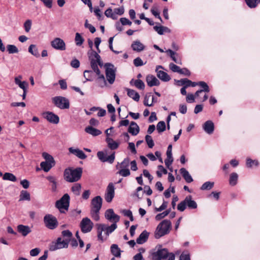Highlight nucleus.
Returning <instances> with one entry per match:
<instances>
[{
    "mask_svg": "<svg viewBox=\"0 0 260 260\" xmlns=\"http://www.w3.org/2000/svg\"><path fill=\"white\" fill-rule=\"evenodd\" d=\"M82 170L81 168L75 169L68 168L64 171V179L69 182H74L78 181L81 177Z\"/></svg>",
    "mask_w": 260,
    "mask_h": 260,
    "instance_id": "nucleus-1",
    "label": "nucleus"
},
{
    "mask_svg": "<svg viewBox=\"0 0 260 260\" xmlns=\"http://www.w3.org/2000/svg\"><path fill=\"white\" fill-rule=\"evenodd\" d=\"M102 205V199L100 196H96L91 200L90 214L93 219L96 221L100 220L99 212Z\"/></svg>",
    "mask_w": 260,
    "mask_h": 260,
    "instance_id": "nucleus-2",
    "label": "nucleus"
},
{
    "mask_svg": "<svg viewBox=\"0 0 260 260\" xmlns=\"http://www.w3.org/2000/svg\"><path fill=\"white\" fill-rule=\"evenodd\" d=\"M171 228V222L169 220H164L157 226L155 232V237H160L168 234Z\"/></svg>",
    "mask_w": 260,
    "mask_h": 260,
    "instance_id": "nucleus-3",
    "label": "nucleus"
},
{
    "mask_svg": "<svg viewBox=\"0 0 260 260\" xmlns=\"http://www.w3.org/2000/svg\"><path fill=\"white\" fill-rule=\"evenodd\" d=\"M153 260H175V256L173 253H169L167 249L158 250L152 254Z\"/></svg>",
    "mask_w": 260,
    "mask_h": 260,
    "instance_id": "nucleus-4",
    "label": "nucleus"
},
{
    "mask_svg": "<svg viewBox=\"0 0 260 260\" xmlns=\"http://www.w3.org/2000/svg\"><path fill=\"white\" fill-rule=\"evenodd\" d=\"M42 156L45 161L41 162L40 167L45 172H48L55 166V161L53 157L47 152H43Z\"/></svg>",
    "mask_w": 260,
    "mask_h": 260,
    "instance_id": "nucleus-5",
    "label": "nucleus"
},
{
    "mask_svg": "<svg viewBox=\"0 0 260 260\" xmlns=\"http://www.w3.org/2000/svg\"><path fill=\"white\" fill-rule=\"evenodd\" d=\"M54 105L60 109H67L70 108L69 100L62 96H56L52 98Z\"/></svg>",
    "mask_w": 260,
    "mask_h": 260,
    "instance_id": "nucleus-6",
    "label": "nucleus"
},
{
    "mask_svg": "<svg viewBox=\"0 0 260 260\" xmlns=\"http://www.w3.org/2000/svg\"><path fill=\"white\" fill-rule=\"evenodd\" d=\"M70 203V196L68 194H64L61 198L56 202L55 206L61 213H64L69 209Z\"/></svg>",
    "mask_w": 260,
    "mask_h": 260,
    "instance_id": "nucleus-7",
    "label": "nucleus"
},
{
    "mask_svg": "<svg viewBox=\"0 0 260 260\" xmlns=\"http://www.w3.org/2000/svg\"><path fill=\"white\" fill-rule=\"evenodd\" d=\"M43 221L45 226L50 230L56 229L58 225L57 218L50 214H47L44 216Z\"/></svg>",
    "mask_w": 260,
    "mask_h": 260,
    "instance_id": "nucleus-8",
    "label": "nucleus"
},
{
    "mask_svg": "<svg viewBox=\"0 0 260 260\" xmlns=\"http://www.w3.org/2000/svg\"><path fill=\"white\" fill-rule=\"evenodd\" d=\"M107 81L110 84H112L115 80V69L113 65L106 63L105 65Z\"/></svg>",
    "mask_w": 260,
    "mask_h": 260,
    "instance_id": "nucleus-9",
    "label": "nucleus"
},
{
    "mask_svg": "<svg viewBox=\"0 0 260 260\" xmlns=\"http://www.w3.org/2000/svg\"><path fill=\"white\" fill-rule=\"evenodd\" d=\"M197 83V85L200 86L202 88V89L197 91L195 93V95L197 97H199L200 102H204L208 99V95L207 94H205L203 98H201L200 94L202 93L203 92H209L210 91L209 87L207 84L204 81H200Z\"/></svg>",
    "mask_w": 260,
    "mask_h": 260,
    "instance_id": "nucleus-10",
    "label": "nucleus"
},
{
    "mask_svg": "<svg viewBox=\"0 0 260 260\" xmlns=\"http://www.w3.org/2000/svg\"><path fill=\"white\" fill-rule=\"evenodd\" d=\"M93 226V223L88 217L83 218L80 222V227L83 233L90 232Z\"/></svg>",
    "mask_w": 260,
    "mask_h": 260,
    "instance_id": "nucleus-11",
    "label": "nucleus"
},
{
    "mask_svg": "<svg viewBox=\"0 0 260 260\" xmlns=\"http://www.w3.org/2000/svg\"><path fill=\"white\" fill-rule=\"evenodd\" d=\"M97 156L102 162H108L110 164H112L115 159V152L109 156H107L106 151H99L97 153Z\"/></svg>",
    "mask_w": 260,
    "mask_h": 260,
    "instance_id": "nucleus-12",
    "label": "nucleus"
},
{
    "mask_svg": "<svg viewBox=\"0 0 260 260\" xmlns=\"http://www.w3.org/2000/svg\"><path fill=\"white\" fill-rule=\"evenodd\" d=\"M115 196V187L112 183H110L107 187L105 194V199L108 203L112 202Z\"/></svg>",
    "mask_w": 260,
    "mask_h": 260,
    "instance_id": "nucleus-13",
    "label": "nucleus"
},
{
    "mask_svg": "<svg viewBox=\"0 0 260 260\" xmlns=\"http://www.w3.org/2000/svg\"><path fill=\"white\" fill-rule=\"evenodd\" d=\"M69 242L68 241V240H62L60 238H58L56 242L52 243V244L50 246V250L51 251H54L58 249L67 248L69 245Z\"/></svg>",
    "mask_w": 260,
    "mask_h": 260,
    "instance_id": "nucleus-14",
    "label": "nucleus"
},
{
    "mask_svg": "<svg viewBox=\"0 0 260 260\" xmlns=\"http://www.w3.org/2000/svg\"><path fill=\"white\" fill-rule=\"evenodd\" d=\"M105 217L108 221L113 223H117L120 220V216L116 214L113 209H107L105 212Z\"/></svg>",
    "mask_w": 260,
    "mask_h": 260,
    "instance_id": "nucleus-15",
    "label": "nucleus"
},
{
    "mask_svg": "<svg viewBox=\"0 0 260 260\" xmlns=\"http://www.w3.org/2000/svg\"><path fill=\"white\" fill-rule=\"evenodd\" d=\"M51 46L58 50L63 51L66 50V44L64 41L59 38H55L51 42Z\"/></svg>",
    "mask_w": 260,
    "mask_h": 260,
    "instance_id": "nucleus-16",
    "label": "nucleus"
},
{
    "mask_svg": "<svg viewBox=\"0 0 260 260\" xmlns=\"http://www.w3.org/2000/svg\"><path fill=\"white\" fill-rule=\"evenodd\" d=\"M43 116L49 122L53 124H57L59 121V117L52 112H44Z\"/></svg>",
    "mask_w": 260,
    "mask_h": 260,
    "instance_id": "nucleus-17",
    "label": "nucleus"
},
{
    "mask_svg": "<svg viewBox=\"0 0 260 260\" xmlns=\"http://www.w3.org/2000/svg\"><path fill=\"white\" fill-rule=\"evenodd\" d=\"M160 69H163L164 68L161 66H158L156 67L155 69L157 77L162 81H169L171 79L169 75H168V74L164 71L160 70Z\"/></svg>",
    "mask_w": 260,
    "mask_h": 260,
    "instance_id": "nucleus-18",
    "label": "nucleus"
},
{
    "mask_svg": "<svg viewBox=\"0 0 260 260\" xmlns=\"http://www.w3.org/2000/svg\"><path fill=\"white\" fill-rule=\"evenodd\" d=\"M87 54L90 61H94L99 62V65L100 66L102 67L103 66V63L101 60L100 56L95 51L90 50L88 52Z\"/></svg>",
    "mask_w": 260,
    "mask_h": 260,
    "instance_id": "nucleus-19",
    "label": "nucleus"
},
{
    "mask_svg": "<svg viewBox=\"0 0 260 260\" xmlns=\"http://www.w3.org/2000/svg\"><path fill=\"white\" fill-rule=\"evenodd\" d=\"M69 151L70 153L81 159H84L87 157L84 152L78 148L70 147L69 148Z\"/></svg>",
    "mask_w": 260,
    "mask_h": 260,
    "instance_id": "nucleus-20",
    "label": "nucleus"
},
{
    "mask_svg": "<svg viewBox=\"0 0 260 260\" xmlns=\"http://www.w3.org/2000/svg\"><path fill=\"white\" fill-rule=\"evenodd\" d=\"M146 81L147 85L150 86H158L159 85V81L153 75H148L146 76Z\"/></svg>",
    "mask_w": 260,
    "mask_h": 260,
    "instance_id": "nucleus-21",
    "label": "nucleus"
},
{
    "mask_svg": "<svg viewBox=\"0 0 260 260\" xmlns=\"http://www.w3.org/2000/svg\"><path fill=\"white\" fill-rule=\"evenodd\" d=\"M98 76L96 80V83L98 86L101 88H104L107 86V81L106 80L104 75L100 72L99 74H96Z\"/></svg>",
    "mask_w": 260,
    "mask_h": 260,
    "instance_id": "nucleus-22",
    "label": "nucleus"
},
{
    "mask_svg": "<svg viewBox=\"0 0 260 260\" xmlns=\"http://www.w3.org/2000/svg\"><path fill=\"white\" fill-rule=\"evenodd\" d=\"M46 179L49 182L52 192H56L57 188V182L55 177L49 175L46 177Z\"/></svg>",
    "mask_w": 260,
    "mask_h": 260,
    "instance_id": "nucleus-23",
    "label": "nucleus"
},
{
    "mask_svg": "<svg viewBox=\"0 0 260 260\" xmlns=\"http://www.w3.org/2000/svg\"><path fill=\"white\" fill-rule=\"evenodd\" d=\"M128 132L133 136H136L140 132L139 126L135 122L132 121L128 127Z\"/></svg>",
    "mask_w": 260,
    "mask_h": 260,
    "instance_id": "nucleus-24",
    "label": "nucleus"
},
{
    "mask_svg": "<svg viewBox=\"0 0 260 260\" xmlns=\"http://www.w3.org/2000/svg\"><path fill=\"white\" fill-rule=\"evenodd\" d=\"M17 231L24 237L26 236L31 232L30 228L28 225L23 224H19L17 226Z\"/></svg>",
    "mask_w": 260,
    "mask_h": 260,
    "instance_id": "nucleus-25",
    "label": "nucleus"
},
{
    "mask_svg": "<svg viewBox=\"0 0 260 260\" xmlns=\"http://www.w3.org/2000/svg\"><path fill=\"white\" fill-rule=\"evenodd\" d=\"M204 130L208 134H211L214 129L213 123L210 121H206L203 125Z\"/></svg>",
    "mask_w": 260,
    "mask_h": 260,
    "instance_id": "nucleus-26",
    "label": "nucleus"
},
{
    "mask_svg": "<svg viewBox=\"0 0 260 260\" xmlns=\"http://www.w3.org/2000/svg\"><path fill=\"white\" fill-rule=\"evenodd\" d=\"M126 90L127 91V94L129 98L136 102H138L139 101L140 96L138 92L129 88H126Z\"/></svg>",
    "mask_w": 260,
    "mask_h": 260,
    "instance_id": "nucleus-27",
    "label": "nucleus"
},
{
    "mask_svg": "<svg viewBox=\"0 0 260 260\" xmlns=\"http://www.w3.org/2000/svg\"><path fill=\"white\" fill-rule=\"evenodd\" d=\"M85 131L87 133H88L93 136H97L102 134V132L100 130L98 129L95 128H94L91 126H88L86 127L85 128Z\"/></svg>",
    "mask_w": 260,
    "mask_h": 260,
    "instance_id": "nucleus-28",
    "label": "nucleus"
},
{
    "mask_svg": "<svg viewBox=\"0 0 260 260\" xmlns=\"http://www.w3.org/2000/svg\"><path fill=\"white\" fill-rule=\"evenodd\" d=\"M131 47L133 50L137 51V52H140L144 49L145 46L144 45L141 43L139 41H134Z\"/></svg>",
    "mask_w": 260,
    "mask_h": 260,
    "instance_id": "nucleus-29",
    "label": "nucleus"
},
{
    "mask_svg": "<svg viewBox=\"0 0 260 260\" xmlns=\"http://www.w3.org/2000/svg\"><path fill=\"white\" fill-rule=\"evenodd\" d=\"M180 172L182 177L187 183H190L193 181L192 177L185 168H181L180 170Z\"/></svg>",
    "mask_w": 260,
    "mask_h": 260,
    "instance_id": "nucleus-30",
    "label": "nucleus"
},
{
    "mask_svg": "<svg viewBox=\"0 0 260 260\" xmlns=\"http://www.w3.org/2000/svg\"><path fill=\"white\" fill-rule=\"evenodd\" d=\"M153 28L159 35H162L165 32H171V30L168 27L162 25L154 26Z\"/></svg>",
    "mask_w": 260,
    "mask_h": 260,
    "instance_id": "nucleus-31",
    "label": "nucleus"
},
{
    "mask_svg": "<svg viewBox=\"0 0 260 260\" xmlns=\"http://www.w3.org/2000/svg\"><path fill=\"white\" fill-rule=\"evenodd\" d=\"M148 236L149 233H148L146 231H144L137 238V243L140 244H143L147 240Z\"/></svg>",
    "mask_w": 260,
    "mask_h": 260,
    "instance_id": "nucleus-32",
    "label": "nucleus"
},
{
    "mask_svg": "<svg viewBox=\"0 0 260 260\" xmlns=\"http://www.w3.org/2000/svg\"><path fill=\"white\" fill-rule=\"evenodd\" d=\"M185 200L186 205L189 208L196 209L197 208V204L192 200L191 196H187Z\"/></svg>",
    "mask_w": 260,
    "mask_h": 260,
    "instance_id": "nucleus-33",
    "label": "nucleus"
},
{
    "mask_svg": "<svg viewBox=\"0 0 260 260\" xmlns=\"http://www.w3.org/2000/svg\"><path fill=\"white\" fill-rule=\"evenodd\" d=\"M178 83H180L181 85H184L185 87H188L189 86L194 87L197 85V83L194 82H192L191 81L185 78L181 79L179 80Z\"/></svg>",
    "mask_w": 260,
    "mask_h": 260,
    "instance_id": "nucleus-34",
    "label": "nucleus"
},
{
    "mask_svg": "<svg viewBox=\"0 0 260 260\" xmlns=\"http://www.w3.org/2000/svg\"><path fill=\"white\" fill-rule=\"evenodd\" d=\"M130 84L134 85L137 88L139 89H144L145 88V84L143 81L140 79L134 80L132 79L130 81Z\"/></svg>",
    "mask_w": 260,
    "mask_h": 260,
    "instance_id": "nucleus-35",
    "label": "nucleus"
},
{
    "mask_svg": "<svg viewBox=\"0 0 260 260\" xmlns=\"http://www.w3.org/2000/svg\"><path fill=\"white\" fill-rule=\"evenodd\" d=\"M166 52L169 53L171 58L174 62L179 64H182L181 59L180 58L176 57V56H177L178 55L176 52H175L174 51H172L171 49H168V50L166 51Z\"/></svg>",
    "mask_w": 260,
    "mask_h": 260,
    "instance_id": "nucleus-36",
    "label": "nucleus"
},
{
    "mask_svg": "<svg viewBox=\"0 0 260 260\" xmlns=\"http://www.w3.org/2000/svg\"><path fill=\"white\" fill-rule=\"evenodd\" d=\"M106 142L108 143V147L111 149H116L119 146V144L110 137L106 138Z\"/></svg>",
    "mask_w": 260,
    "mask_h": 260,
    "instance_id": "nucleus-37",
    "label": "nucleus"
},
{
    "mask_svg": "<svg viewBox=\"0 0 260 260\" xmlns=\"http://www.w3.org/2000/svg\"><path fill=\"white\" fill-rule=\"evenodd\" d=\"M28 52L36 57H39L40 54L36 46L34 44L30 45L28 47Z\"/></svg>",
    "mask_w": 260,
    "mask_h": 260,
    "instance_id": "nucleus-38",
    "label": "nucleus"
},
{
    "mask_svg": "<svg viewBox=\"0 0 260 260\" xmlns=\"http://www.w3.org/2000/svg\"><path fill=\"white\" fill-rule=\"evenodd\" d=\"M111 253L116 257H119L121 254V250L116 244H112L111 246Z\"/></svg>",
    "mask_w": 260,
    "mask_h": 260,
    "instance_id": "nucleus-39",
    "label": "nucleus"
},
{
    "mask_svg": "<svg viewBox=\"0 0 260 260\" xmlns=\"http://www.w3.org/2000/svg\"><path fill=\"white\" fill-rule=\"evenodd\" d=\"M129 165V159L128 158H125L124 160L120 163H118L116 166L117 169H125L128 168Z\"/></svg>",
    "mask_w": 260,
    "mask_h": 260,
    "instance_id": "nucleus-40",
    "label": "nucleus"
},
{
    "mask_svg": "<svg viewBox=\"0 0 260 260\" xmlns=\"http://www.w3.org/2000/svg\"><path fill=\"white\" fill-rule=\"evenodd\" d=\"M30 194L26 190H22L20 194V201H30Z\"/></svg>",
    "mask_w": 260,
    "mask_h": 260,
    "instance_id": "nucleus-41",
    "label": "nucleus"
},
{
    "mask_svg": "<svg viewBox=\"0 0 260 260\" xmlns=\"http://www.w3.org/2000/svg\"><path fill=\"white\" fill-rule=\"evenodd\" d=\"M3 179L5 180H9L13 182H15L17 180L15 176L11 173H5L3 177Z\"/></svg>",
    "mask_w": 260,
    "mask_h": 260,
    "instance_id": "nucleus-42",
    "label": "nucleus"
},
{
    "mask_svg": "<svg viewBox=\"0 0 260 260\" xmlns=\"http://www.w3.org/2000/svg\"><path fill=\"white\" fill-rule=\"evenodd\" d=\"M238 176L236 173H233L230 175L229 183L230 185L234 186L237 184Z\"/></svg>",
    "mask_w": 260,
    "mask_h": 260,
    "instance_id": "nucleus-43",
    "label": "nucleus"
},
{
    "mask_svg": "<svg viewBox=\"0 0 260 260\" xmlns=\"http://www.w3.org/2000/svg\"><path fill=\"white\" fill-rule=\"evenodd\" d=\"M81 185L79 183L75 184L72 187V191L76 196H79L80 193Z\"/></svg>",
    "mask_w": 260,
    "mask_h": 260,
    "instance_id": "nucleus-44",
    "label": "nucleus"
},
{
    "mask_svg": "<svg viewBox=\"0 0 260 260\" xmlns=\"http://www.w3.org/2000/svg\"><path fill=\"white\" fill-rule=\"evenodd\" d=\"M113 14L115 17H116V19L118 18V16L123 15L124 12V9L123 6L114 9L113 10Z\"/></svg>",
    "mask_w": 260,
    "mask_h": 260,
    "instance_id": "nucleus-45",
    "label": "nucleus"
},
{
    "mask_svg": "<svg viewBox=\"0 0 260 260\" xmlns=\"http://www.w3.org/2000/svg\"><path fill=\"white\" fill-rule=\"evenodd\" d=\"M247 5L250 8H255L258 3L260 4V0H245Z\"/></svg>",
    "mask_w": 260,
    "mask_h": 260,
    "instance_id": "nucleus-46",
    "label": "nucleus"
},
{
    "mask_svg": "<svg viewBox=\"0 0 260 260\" xmlns=\"http://www.w3.org/2000/svg\"><path fill=\"white\" fill-rule=\"evenodd\" d=\"M166 123L163 121H159L156 125V129L159 133L164 132L166 129Z\"/></svg>",
    "mask_w": 260,
    "mask_h": 260,
    "instance_id": "nucleus-47",
    "label": "nucleus"
},
{
    "mask_svg": "<svg viewBox=\"0 0 260 260\" xmlns=\"http://www.w3.org/2000/svg\"><path fill=\"white\" fill-rule=\"evenodd\" d=\"M7 48V51L10 54L17 53L19 52L17 47L14 45H8Z\"/></svg>",
    "mask_w": 260,
    "mask_h": 260,
    "instance_id": "nucleus-48",
    "label": "nucleus"
},
{
    "mask_svg": "<svg viewBox=\"0 0 260 260\" xmlns=\"http://www.w3.org/2000/svg\"><path fill=\"white\" fill-rule=\"evenodd\" d=\"M214 186L213 182L207 181L205 182L201 187V190H209L211 189Z\"/></svg>",
    "mask_w": 260,
    "mask_h": 260,
    "instance_id": "nucleus-49",
    "label": "nucleus"
},
{
    "mask_svg": "<svg viewBox=\"0 0 260 260\" xmlns=\"http://www.w3.org/2000/svg\"><path fill=\"white\" fill-rule=\"evenodd\" d=\"M62 236L65 238L64 240L70 241L71 239L73 234L69 230H64L61 233Z\"/></svg>",
    "mask_w": 260,
    "mask_h": 260,
    "instance_id": "nucleus-50",
    "label": "nucleus"
},
{
    "mask_svg": "<svg viewBox=\"0 0 260 260\" xmlns=\"http://www.w3.org/2000/svg\"><path fill=\"white\" fill-rule=\"evenodd\" d=\"M117 227L116 223H113L110 226H107L106 236L108 237L110 234L112 233Z\"/></svg>",
    "mask_w": 260,
    "mask_h": 260,
    "instance_id": "nucleus-51",
    "label": "nucleus"
},
{
    "mask_svg": "<svg viewBox=\"0 0 260 260\" xmlns=\"http://www.w3.org/2000/svg\"><path fill=\"white\" fill-rule=\"evenodd\" d=\"M119 170L117 172L120 175L123 177H127L130 175L131 172L128 168L119 169Z\"/></svg>",
    "mask_w": 260,
    "mask_h": 260,
    "instance_id": "nucleus-52",
    "label": "nucleus"
},
{
    "mask_svg": "<svg viewBox=\"0 0 260 260\" xmlns=\"http://www.w3.org/2000/svg\"><path fill=\"white\" fill-rule=\"evenodd\" d=\"M105 15L108 18H111L113 20L116 19V17H115V15L113 14V11L109 8L105 11Z\"/></svg>",
    "mask_w": 260,
    "mask_h": 260,
    "instance_id": "nucleus-53",
    "label": "nucleus"
},
{
    "mask_svg": "<svg viewBox=\"0 0 260 260\" xmlns=\"http://www.w3.org/2000/svg\"><path fill=\"white\" fill-rule=\"evenodd\" d=\"M75 40V42H76V44L77 46H81L84 42V39L82 37V36L80 35V34L78 32H77L76 34Z\"/></svg>",
    "mask_w": 260,
    "mask_h": 260,
    "instance_id": "nucleus-54",
    "label": "nucleus"
},
{
    "mask_svg": "<svg viewBox=\"0 0 260 260\" xmlns=\"http://www.w3.org/2000/svg\"><path fill=\"white\" fill-rule=\"evenodd\" d=\"M258 165V162L256 160H252L250 158H247L246 159V166L248 168H251L253 166H257Z\"/></svg>",
    "mask_w": 260,
    "mask_h": 260,
    "instance_id": "nucleus-55",
    "label": "nucleus"
},
{
    "mask_svg": "<svg viewBox=\"0 0 260 260\" xmlns=\"http://www.w3.org/2000/svg\"><path fill=\"white\" fill-rule=\"evenodd\" d=\"M90 65L91 68L93 70V71L96 73V74H99L100 71L98 68L99 62H96L94 61H90Z\"/></svg>",
    "mask_w": 260,
    "mask_h": 260,
    "instance_id": "nucleus-56",
    "label": "nucleus"
},
{
    "mask_svg": "<svg viewBox=\"0 0 260 260\" xmlns=\"http://www.w3.org/2000/svg\"><path fill=\"white\" fill-rule=\"evenodd\" d=\"M84 77L86 81H92L93 77V73L91 71L86 70L84 72Z\"/></svg>",
    "mask_w": 260,
    "mask_h": 260,
    "instance_id": "nucleus-57",
    "label": "nucleus"
},
{
    "mask_svg": "<svg viewBox=\"0 0 260 260\" xmlns=\"http://www.w3.org/2000/svg\"><path fill=\"white\" fill-rule=\"evenodd\" d=\"M120 212L123 214L125 216H127L129 218L131 221L134 220L132 212L129 210H122Z\"/></svg>",
    "mask_w": 260,
    "mask_h": 260,
    "instance_id": "nucleus-58",
    "label": "nucleus"
},
{
    "mask_svg": "<svg viewBox=\"0 0 260 260\" xmlns=\"http://www.w3.org/2000/svg\"><path fill=\"white\" fill-rule=\"evenodd\" d=\"M158 170L156 172V174L158 177H161L162 174H166L167 173V170L162 166H158Z\"/></svg>",
    "mask_w": 260,
    "mask_h": 260,
    "instance_id": "nucleus-59",
    "label": "nucleus"
},
{
    "mask_svg": "<svg viewBox=\"0 0 260 260\" xmlns=\"http://www.w3.org/2000/svg\"><path fill=\"white\" fill-rule=\"evenodd\" d=\"M145 140L149 148H151L154 146V143L151 136L146 135L145 137Z\"/></svg>",
    "mask_w": 260,
    "mask_h": 260,
    "instance_id": "nucleus-60",
    "label": "nucleus"
},
{
    "mask_svg": "<svg viewBox=\"0 0 260 260\" xmlns=\"http://www.w3.org/2000/svg\"><path fill=\"white\" fill-rule=\"evenodd\" d=\"M31 21L29 19L28 20H27L24 23V29H25V31L26 32H28L30 29H31Z\"/></svg>",
    "mask_w": 260,
    "mask_h": 260,
    "instance_id": "nucleus-61",
    "label": "nucleus"
},
{
    "mask_svg": "<svg viewBox=\"0 0 260 260\" xmlns=\"http://www.w3.org/2000/svg\"><path fill=\"white\" fill-rule=\"evenodd\" d=\"M197 98L195 94L188 93L186 95V101L187 103H192L194 102L195 98Z\"/></svg>",
    "mask_w": 260,
    "mask_h": 260,
    "instance_id": "nucleus-62",
    "label": "nucleus"
},
{
    "mask_svg": "<svg viewBox=\"0 0 260 260\" xmlns=\"http://www.w3.org/2000/svg\"><path fill=\"white\" fill-rule=\"evenodd\" d=\"M173 161L172 155H167V158L165 160L166 166L169 168Z\"/></svg>",
    "mask_w": 260,
    "mask_h": 260,
    "instance_id": "nucleus-63",
    "label": "nucleus"
},
{
    "mask_svg": "<svg viewBox=\"0 0 260 260\" xmlns=\"http://www.w3.org/2000/svg\"><path fill=\"white\" fill-rule=\"evenodd\" d=\"M186 203L185 202V200L180 202L177 206V209L180 211H183L186 207Z\"/></svg>",
    "mask_w": 260,
    "mask_h": 260,
    "instance_id": "nucleus-64",
    "label": "nucleus"
}]
</instances>
